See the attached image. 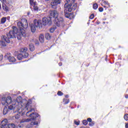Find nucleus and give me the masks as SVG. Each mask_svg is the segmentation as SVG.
I'll list each match as a JSON object with an SVG mask.
<instances>
[{"label": "nucleus", "mask_w": 128, "mask_h": 128, "mask_svg": "<svg viewBox=\"0 0 128 128\" xmlns=\"http://www.w3.org/2000/svg\"><path fill=\"white\" fill-rule=\"evenodd\" d=\"M22 100V98L21 96L18 97L16 100H13L12 101V104H10L8 108L5 106L3 110L4 114H6L8 112V110H14L17 111L20 114L22 110H20V108H22V104H20V102Z\"/></svg>", "instance_id": "f257e3e1"}, {"label": "nucleus", "mask_w": 128, "mask_h": 128, "mask_svg": "<svg viewBox=\"0 0 128 128\" xmlns=\"http://www.w3.org/2000/svg\"><path fill=\"white\" fill-rule=\"evenodd\" d=\"M50 26L52 24V18L44 17L42 20H34V24H32L30 28L32 32H34L38 28H40L42 26Z\"/></svg>", "instance_id": "f03ea898"}, {"label": "nucleus", "mask_w": 128, "mask_h": 128, "mask_svg": "<svg viewBox=\"0 0 128 128\" xmlns=\"http://www.w3.org/2000/svg\"><path fill=\"white\" fill-rule=\"evenodd\" d=\"M16 32H18V28L13 26L12 30H10L6 35H3L2 36V40L0 41V46H6V44L5 42H6L7 44H10V38H16Z\"/></svg>", "instance_id": "7ed1b4c3"}, {"label": "nucleus", "mask_w": 128, "mask_h": 128, "mask_svg": "<svg viewBox=\"0 0 128 128\" xmlns=\"http://www.w3.org/2000/svg\"><path fill=\"white\" fill-rule=\"evenodd\" d=\"M18 26L20 28V31L16 32L15 37L16 36L18 40H21L22 38H26V30L24 28H27L28 26V21L26 20H24V22H18L17 24Z\"/></svg>", "instance_id": "20e7f679"}, {"label": "nucleus", "mask_w": 128, "mask_h": 128, "mask_svg": "<svg viewBox=\"0 0 128 128\" xmlns=\"http://www.w3.org/2000/svg\"><path fill=\"white\" fill-rule=\"evenodd\" d=\"M50 14L51 16H52L55 18V20L54 22L55 24H56L57 26H60V24H62V22H64V18L60 17L58 18V11L56 10H50Z\"/></svg>", "instance_id": "39448f33"}, {"label": "nucleus", "mask_w": 128, "mask_h": 128, "mask_svg": "<svg viewBox=\"0 0 128 128\" xmlns=\"http://www.w3.org/2000/svg\"><path fill=\"white\" fill-rule=\"evenodd\" d=\"M72 12V8L70 7H68L67 4H64V14L66 18H70V20H72L74 18V14L70 13Z\"/></svg>", "instance_id": "423d86ee"}, {"label": "nucleus", "mask_w": 128, "mask_h": 128, "mask_svg": "<svg viewBox=\"0 0 128 128\" xmlns=\"http://www.w3.org/2000/svg\"><path fill=\"white\" fill-rule=\"evenodd\" d=\"M20 104H21V108H20V110H21V112H22V108H24L25 110H34V109H32V106H30V102H28L26 100H24L22 102V100L20 102Z\"/></svg>", "instance_id": "0eeeda50"}, {"label": "nucleus", "mask_w": 128, "mask_h": 128, "mask_svg": "<svg viewBox=\"0 0 128 128\" xmlns=\"http://www.w3.org/2000/svg\"><path fill=\"white\" fill-rule=\"evenodd\" d=\"M74 2H76V0H70V2H70V4L68 3H66L65 4H66L68 8H70L72 10H74L78 8V4H72V3Z\"/></svg>", "instance_id": "6e6552de"}, {"label": "nucleus", "mask_w": 128, "mask_h": 128, "mask_svg": "<svg viewBox=\"0 0 128 128\" xmlns=\"http://www.w3.org/2000/svg\"><path fill=\"white\" fill-rule=\"evenodd\" d=\"M2 100V102H5L4 104L2 102V104H10L11 102H12V97L10 96H8L7 98L3 97Z\"/></svg>", "instance_id": "1a4fd4ad"}, {"label": "nucleus", "mask_w": 128, "mask_h": 128, "mask_svg": "<svg viewBox=\"0 0 128 128\" xmlns=\"http://www.w3.org/2000/svg\"><path fill=\"white\" fill-rule=\"evenodd\" d=\"M30 6L34 7V10L38 12V4L34 2V0H30Z\"/></svg>", "instance_id": "9d476101"}, {"label": "nucleus", "mask_w": 128, "mask_h": 128, "mask_svg": "<svg viewBox=\"0 0 128 128\" xmlns=\"http://www.w3.org/2000/svg\"><path fill=\"white\" fill-rule=\"evenodd\" d=\"M8 120L4 119L2 122L1 126H0V128H8Z\"/></svg>", "instance_id": "9b49d317"}, {"label": "nucleus", "mask_w": 128, "mask_h": 128, "mask_svg": "<svg viewBox=\"0 0 128 128\" xmlns=\"http://www.w3.org/2000/svg\"><path fill=\"white\" fill-rule=\"evenodd\" d=\"M60 4V0H54L51 2V6H58Z\"/></svg>", "instance_id": "f8f14e48"}, {"label": "nucleus", "mask_w": 128, "mask_h": 128, "mask_svg": "<svg viewBox=\"0 0 128 128\" xmlns=\"http://www.w3.org/2000/svg\"><path fill=\"white\" fill-rule=\"evenodd\" d=\"M20 124H24V122H30V118H24L22 120H20Z\"/></svg>", "instance_id": "ddd939ff"}, {"label": "nucleus", "mask_w": 128, "mask_h": 128, "mask_svg": "<svg viewBox=\"0 0 128 128\" xmlns=\"http://www.w3.org/2000/svg\"><path fill=\"white\" fill-rule=\"evenodd\" d=\"M39 40L42 43L44 42V34H41L39 36Z\"/></svg>", "instance_id": "4468645a"}, {"label": "nucleus", "mask_w": 128, "mask_h": 128, "mask_svg": "<svg viewBox=\"0 0 128 128\" xmlns=\"http://www.w3.org/2000/svg\"><path fill=\"white\" fill-rule=\"evenodd\" d=\"M32 109L31 110L28 111L26 114V116H29L30 118H32Z\"/></svg>", "instance_id": "2eb2a0df"}, {"label": "nucleus", "mask_w": 128, "mask_h": 128, "mask_svg": "<svg viewBox=\"0 0 128 128\" xmlns=\"http://www.w3.org/2000/svg\"><path fill=\"white\" fill-rule=\"evenodd\" d=\"M21 112L20 113V112H18V113L19 114H17L15 116H14L12 117V120H18V119L20 118V114Z\"/></svg>", "instance_id": "dca6fc26"}, {"label": "nucleus", "mask_w": 128, "mask_h": 128, "mask_svg": "<svg viewBox=\"0 0 128 128\" xmlns=\"http://www.w3.org/2000/svg\"><path fill=\"white\" fill-rule=\"evenodd\" d=\"M8 58L10 62H16V58L14 56H9Z\"/></svg>", "instance_id": "f3484780"}, {"label": "nucleus", "mask_w": 128, "mask_h": 128, "mask_svg": "<svg viewBox=\"0 0 128 128\" xmlns=\"http://www.w3.org/2000/svg\"><path fill=\"white\" fill-rule=\"evenodd\" d=\"M29 48L31 52H34V44H30Z\"/></svg>", "instance_id": "a211bd4d"}, {"label": "nucleus", "mask_w": 128, "mask_h": 128, "mask_svg": "<svg viewBox=\"0 0 128 128\" xmlns=\"http://www.w3.org/2000/svg\"><path fill=\"white\" fill-rule=\"evenodd\" d=\"M24 58V54H22V53L18 54L17 56V58H18L20 60H22Z\"/></svg>", "instance_id": "6ab92c4d"}, {"label": "nucleus", "mask_w": 128, "mask_h": 128, "mask_svg": "<svg viewBox=\"0 0 128 128\" xmlns=\"http://www.w3.org/2000/svg\"><path fill=\"white\" fill-rule=\"evenodd\" d=\"M38 113H32V120H34L36 118H38Z\"/></svg>", "instance_id": "aec40b11"}, {"label": "nucleus", "mask_w": 128, "mask_h": 128, "mask_svg": "<svg viewBox=\"0 0 128 128\" xmlns=\"http://www.w3.org/2000/svg\"><path fill=\"white\" fill-rule=\"evenodd\" d=\"M2 8L4 10H6V12H8V7L4 4L2 5Z\"/></svg>", "instance_id": "412c9836"}, {"label": "nucleus", "mask_w": 128, "mask_h": 128, "mask_svg": "<svg viewBox=\"0 0 128 128\" xmlns=\"http://www.w3.org/2000/svg\"><path fill=\"white\" fill-rule=\"evenodd\" d=\"M26 50H28V48H24L20 49V52H22V54H24V52H26Z\"/></svg>", "instance_id": "4be33fe9"}, {"label": "nucleus", "mask_w": 128, "mask_h": 128, "mask_svg": "<svg viewBox=\"0 0 128 128\" xmlns=\"http://www.w3.org/2000/svg\"><path fill=\"white\" fill-rule=\"evenodd\" d=\"M16 128V125L14 124H8V128Z\"/></svg>", "instance_id": "5701e85b"}, {"label": "nucleus", "mask_w": 128, "mask_h": 128, "mask_svg": "<svg viewBox=\"0 0 128 128\" xmlns=\"http://www.w3.org/2000/svg\"><path fill=\"white\" fill-rule=\"evenodd\" d=\"M1 24H4L6 22V17H3L1 19Z\"/></svg>", "instance_id": "b1692460"}, {"label": "nucleus", "mask_w": 128, "mask_h": 128, "mask_svg": "<svg viewBox=\"0 0 128 128\" xmlns=\"http://www.w3.org/2000/svg\"><path fill=\"white\" fill-rule=\"evenodd\" d=\"M31 126H38V122H32L30 123Z\"/></svg>", "instance_id": "393cba45"}, {"label": "nucleus", "mask_w": 128, "mask_h": 128, "mask_svg": "<svg viewBox=\"0 0 128 128\" xmlns=\"http://www.w3.org/2000/svg\"><path fill=\"white\" fill-rule=\"evenodd\" d=\"M46 40H50V34H49V33H46Z\"/></svg>", "instance_id": "a878e982"}, {"label": "nucleus", "mask_w": 128, "mask_h": 128, "mask_svg": "<svg viewBox=\"0 0 128 128\" xmlns=\"http://www.w3.org/2000/svg\"><path fill=\"white\" fill-rule=\"evenodd\" d=\"M22 54L24 58H28V53L26 52H25L24 53H22Z\"/></svg>", "instance_id": "bb28decb"}, {"label": "nucleus", "mask_w": 128, "mask_h": 128, "mask_svg": "<svg viewBox=\"0 0 128 128\" xmlns=\"http://www.w3.org/2000/svg\"><path fill=\"white\" fill-rule=\"evenodd\" d=\"M98 7V6L97 4H93V8L94 10H96Z\"/></svg>", "instance_id": "cd10ccee"}, {"label": "nucleus", "mask_w": 128, "mask_h": 128, "mask_svg": "<svg viewBox=\"0 0 128 128\" xmlns=\"http://www.w3.org/2000/svg\"><path fill=\"white\" fill-rule=\"evenodd\" d=\"M82 124L84 126H86V124H88V122L86 120H84L82 121Z\"/></svg>", "instance_id": "c85d7f7f"}, {"label": "nucleus", "mask_w": 128, "mask_h": 128, "mask_svg": "<svg viewBox=\"0 0 128 128\" xmlns=\"http://www.w3.org/2000/svg\"><path fill=\"white\" fill-rule=\"evenodd\" d=\"M56 30V28H50V32H54V30Z\"/></svg>", "instance_id": "c756f323"}, {"label": "nucleus", "mask_w": 128, "mask_h": 128, "mask_svg": "<svg viewBox=\"0 0 128 128\" xmlns=\"http://www.w3.org/2000/svg\"><path fill=\"white\" fill-rule=\"evenodd\" d=\"M124 118L126 120H128V114H126L124 116Z\"/></svg>", "instance_id": "7c9ffc66"}, {"label": "nucleus", "mask_w": 128, "mask_h": 128, "mask_svg": "<svg viewBox=\"0 0 128 128\" xmlns=\"http://www.w3.org/2000/svg\"><path fill=\"white\" fill-rule=\"evenodd\" d=\"M58 96H62L64 94V93H62V92L59 91L58 92Z\"/></svg>", "instance_id": "2f4dec72"}, {"label": "nucleus", "mask_w": 128, "mask_h": 128, "mask_svg": "<svg viewBox=\"0 0 128 128\" xmlns=\"http://www.w3.org/2000/svg\"><path fill=\"white\" fill-rule=\"evenodd\" d=\"M94 18V14H91L90 16V18L91 20H92Z\"/></svg>", "instance_id": "473e14b6"}, {"label": "nucleus", "mask_w": 128, "mask_h": 128, "mask_svg": "<svg viewBox=\"0 0 128 128\" xmlns=\"http://www.w3.org/2000/svg\"><path fill=\"white\" fill-rule=\"evenodd\" d=\"M74 124L76 126H79L80 125V121H78V122L74 121Z\"/></svg>", "instance_id": "72a5a7b5"}, {"label": "nucleus", "mask_w": 128, "mask_h": 128, "mask_svg": "<svg viewBox=\"0 0 128 128\" xmlns=\"http://www.w3.org/2000/svg\"><path fill=\"white\" fill-rule=\"evenodd\" d=\"M98 10H99V12H104V8H98Z\"/></svg>", "instance_id": "f704fd0d"}, {"label": "nucleus", "mask_w": 128, "mask_h": 128, "mask_svg": "<svg viewBox=\"0 0 128 128\" xmlns=\"http://www.w3.org/2000/svg\"><path fill=\"white\" fill-rule=\"evenodd\" d=\"M87 120H88V122H92V118H88L87 119Z\"/></svg>", "instance_id": "c9c22d12"}, {"label": "nucleus", "mask_w": 128, "mask_h": 128, "mask_svg": "<svg viewBox=\"0 0 128 128\" xmlns=\"http://www.w3.org/2000/svg\"><path fill=\"white\" fill-rule=\"evenodd\" d=\"M94 122H91L89 124V125L90 126H94Z\"/></svg>", "instance_id": "e433bc0d"}, {"label": "nucleus", "mask_w": 128, "mask_h": 128, "mask_svg": "<svg viewBox=\"0 0 128 128\" xmlns=\"http://www.w3.org/2000/svg\"><path fill=\"white\" fill-rule=\"evenodd\" d=\"M0 0L2 2V4H4V2H6V0Z\"/></svg>", "instance_id": "4c0bfd02"}, {"label": "nucleus", "mask_w": 128, "mask_h": 128, "mask_svg": "<svg viewBox=\"0 0 128 128\" xmlns=\"http://www.w3.org/2000/svg\"><path fill=\"white\" fill-rule=\"evenodd\" d=\"M58 64H59L60 66H62V63L60 62V63H59Z\"/></svg>", "instance_id": "58836bf2"}, {"label": "nucleus", "mask_w": 128, "mask_h": 128, "mask_svg": "<svg viewBox=\"0 0 128 128\" xmlns=\"http://www.w3.org/2000/svg\"><path fill=\"white\" fill-rule=\"evenodd\" d=\"M126 128H128V124H126L125 126Z\"/></svg>", "instance_id": "ea45409f"}, {"label": "nucleus", "mask_w": 128, "mask_h": 128, "mask_svg": "<svg viewBox=\"0 0 128 128\" xmlns=\"http://www.w3.org/2000/svg\"><path fill=\"white\" fill-rule=\"evenodd\" d=\"M66 2H68H68H70V0H66Z\"/></svg>", "instance_id": "a19ab883"}, {"label": "nucleus", "mask_w": 128, "mask_h": 128, "mask_svg": "<svg viewBox=\"0 0 128 128\" xmlns=\"http://www.w3.org/2000/svg\"><path fill=\"white\" fill-rule=\"evenodd\" d=\"M2 60V56H0V60Z\"/></svg>", "instance_id": "79ce46f5"}, {"label": "nucleus", "mask_w": 128, "mask_h": 128, "mask_svg": "<svg viewBox=\"0 0 128 128\" xmlns=\"http://www.w3.org/2000/svg\"><path fill=\"white\" fill-rule=\"evenodd\" d=\"M125 98H128V94H126V95L125 96Z\"/></svg>", "instance_id": "37998d69"}, {"label": "nucleus", "mask_w": 128, "mask_h": 128, "mask_svg": "<svg viewBox=\"0 0 128 128\" xmlns=\"http://www.w3.org/2000/svg\"><path fill=\"white\" fill-rule=\"evenodd\" d=\"M0 10H2V5L0 4Z\"/></svg>", "instance_id": "c03bdc74"}, {"label": "nucleus", "mask_w": 128, "mask_h": 128, "mask_svg": "<svg viewBox=\"0 0 128 128\" xmlns=\"http://www.w3.org/2000/svg\"><path fill=\"white\" fill-rule=\"evenodd\" d=\"M65 104H68V100H67V102H65Z\"/></svg>", "instance_id": "a18cd8bd"}, {"label": "nucleus", "mask_w": 128, "mask_h": 128, "mask_svg": "<svg viewBox=\"0 0 128 128\" xmlns=\"http://www.w3.org/2000/svg\"><path fill=\"white\" fill-rule=\"evenodd\" d=\"M66 98H68V96L67 95L66 96Z\"/></svg>", "instance_id": "49530a36"}, {"label": "nucleus", "mask_w": 128, "mask_h": 128, "mask_svg": "<svg viewBox=\"0 0 128 128\" xmlns=\"http://www.w3.org/2000/svg\"><path fill=\"white\" fill-rule=\"evenodd\" d=\"M0 128H2V127H0Z\"/></svg>", "instance_id": "de8ad7c7"}, {"label": "nucleus", "mask_w": 128, "mask_h": 128, "mask_svg": "<svg viewBox=\"0 0 128 128\" xmlns=\"http://www.w3.org/2000/svg\"><path fill=\"white\" fill-rule=\"evenodd\" d=\"M37 44H38V43H37Z\"/></svg>", "instance_id": "09e8293b"}]
</instances>
